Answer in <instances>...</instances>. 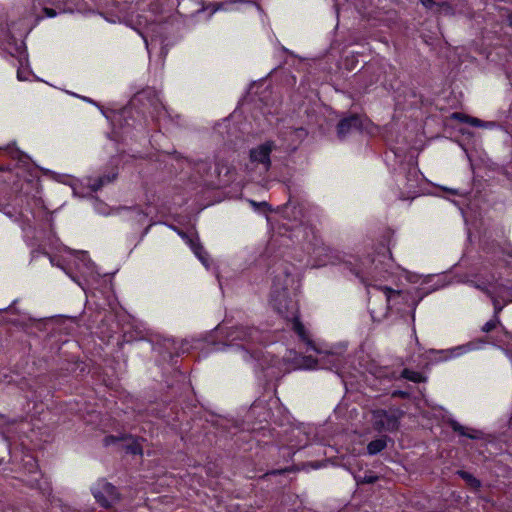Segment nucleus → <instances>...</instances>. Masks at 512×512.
<instances>
[{
  "label": "nucleus",
  "instance_id": "obj_34",
  "mask_svg": "<svg viewBox=\"0 0 512 512\" xmlns=\"http://www.w3.org/2000/svg\"><path fill=\"white\" fill-rule=\"evenodd\" d=\"M38 254H39V251H33L32 252V257L36 258L38 256Z\"/></svg>",
  "mask_w": 512,
  "mask_h": 512
},
{
  "label": "nucleus",
  "instance_id": "obj_32",
  "mask_svg": "<svg viewBox=\"0 0 512 512\" xmlns=\"http://www.w3.org/2000/svg\"><path fill=\"white\" fill-rule=\"evenodd\" d=\"M114 440H115V438L113 436L106 437L105 438V444L109 445Z\"/></svg>",
  "mask_w": 512,
  "mask_h": 512
},
{
  "label": "nucleus",
  "instance_id": "obj_33",
  "mask_svg": "<svg viewBox=\"0 0 512 512\" xmlns=\"http://www.w3.org/2000/svg\"><path fill=\"white\" fill-rule=\"evenodd\" d=\"M34 9H35L34 14H35L36 18H37V19L41 18L42 16H40V15L38 14V12H37L38 7H36V5L34 6Z\"/></svg>",
  "mask_w": 512,
  "mask_h": 512
},
{
  "label": "nucleus",
  "instance_id": "obj_30",
  "mask_svg": "<svg viewBox=\"0 0 512 512\" xmlns=\"http://www.w3.org/2000/svg\"><path fill=\"white\" fill-rule=\"evenodd\" d=\"M377 479L376 476H365L362 480H360L362 483H373Z\"/></svg>",
  "mask_w": 512,
  "mask_h": 512
},
{
  "label": "nucleus",
  "instance_id": "obj_10",
  "mask_svg": "<svg viewBox=\"0 0 512 512\" xmlns=\"http://www.w3.org/2000/svg\"><path fill=\"white\" fill-rule=\"evenodd\" d=\"M421 179V175L416 167L410 168L407 176L405 177V183L403 184V188L400 194L401 199H410L413 198L417 194V188L419 186V182Z\"/></svg>",
  "mask_w": 512,
  "mask_h": 512
},
{
  "label": "nucleus",
  "instance_id": "obj_16",
  "mask_svg": "<svg viewBox=\"0 0 512 512\" xmlns=\"http://www.w3.org/2000/svg\"><path fill=\"white\" fill-rule=\"evenodd\" d=\"M451 427L452 429L455 431V432H458L460 435H463V436H466V437H469L471 439H477L479 438V431L477 430H474V429H470V428H466L462 425H460L458 422L456 421H452L451 422Z\"/></svg>",
  "mask_w": 512,
  "mask_h": 512
},
{
  "label": "nucleus",
  "instance_id": "obj_28",
  "mask_svg": "<svg viewBox=\"0 0 512 512\" xmlns=\"http://www.w3.org/2000/svg\"><path fill=\"white\" fill-rule=\"evenodd\" d=\"M331 250L330 248L326 247V246H319L317 247L315 250H314V253L316 255H322V254H325V256H328V253H330Z\"/></svg>",
  "mask_w": 512,
  "mask_h": 512
},
{
  "label": "nucleus",
  "instance_id": "obj_12",
  "mask_svg": "<svg viewBox=\"0 0 512 512\" xmlns=\"http://www.w3.org/2000/svg\"><path fill=\"white\" fill-rule=\"evenodd\" d=\"M183 239H185L186 243L190 246L196 257L201 261V263L208 267V258L206 252L204 251L201 244L198 242L197 238H190L185 234L180 233Z\"/></svg>",
  "mask_w": 512,
  "mask_h": 512
},
{
  "label": "nucleus",
  "instance_id": "obj_29",
  "mask_svg": "<svg viewBox=\"0 0 512 512\" xmlns=\"http://www.w3.org/2000/svg\"><path fill=\"white\" fill-rule=\"evenodd\" d=\"M224 168H225V173L227 174L228 173L227 167L226 166H220V164L218 163L216 165V167H215V174L217 176H220Z\"/></svg>",
  "mask_w": 512,
  "mask_h": 512
},
{
  "label": "nucleus",
  "instance_id": "obj_27",
  "mask_svg": "<svg viewBox=\"0 0 512 512\" xmlns=\"http://www.w3.org/2000/svg\"><path fill=\"white\" fill-rule=\"evenodd\" d=\"M11 40L10 34L2 27H0V44L5 42L9 43Z\"/></svg>",
  "mask_w": 512,
  "mask_h": 512
},
{
  "label": "nucleus",
  "instance_id": "obj_9",
  "mask_svg": "<svg viewBox=\"0 0 512 512\" xmlns=\"http://www.w3.org/2000/svg\"><path fill=\"white\" fill-rule=\"evenodd\" d=\"M371 422L378 431H392L398 427V417L396 413L381 409L372 412Z\"/></svg>",
  "mask_w": 512,
  "mask_h": 512
},
{
  "label": "nucleus",
  "instance_id": "obj_38",
  "mask_svg": "<svg viewBox=\"0 0 512 512\" xmlns=\"http://www.w3.org/2000/svg\"><path fill=\"white\" fill-rule=\"evenodd\" d=\"M269 376H276V372L272 371L271 373L268 374Z\"/></svg>",
  "mask_w": 512,
  "mask_h": 512
},
{
  "label": "nucleus",
  "instance_id": "obj_8",
  "mask_svg": "<svg viewBox=\"0 0 512 512\" xmlns=\"http://www.w3.org/2000/svg\"><path fill=\"white\" fill-rule=\"evenodd\" d=\"M92 493L98 503L110 507L119 500L116 488L105 480H99L92 488Z\"/></svg>",
  "mask_w": 512,
  "mask_h": 512
},
{
  "label": "nucleus",
  "instance_id": "obj_1",
  "mask_svg": "<svg viewBox=\"0 0 512 512\" xmlns=\"http://www.w3.org/2000/svg\"><path fill=\"white\" fill-rule=\"evenodd\" d=\"M391 257L378 254L375 258L366 257L352 268L354 274L366 286L368 306L374 320L380 321L388 315L396 304L394 301L401 296V291L389 286L395 282L392 271Z\"/></svg>",
  "mask_w": 512,
  "mask_h": 512
},
{
  "label": "nucleus",
  "instance_id": "obj_39",
  "mask_svg": "<svg viewBox=\"0 0 512 512\" xmlns=\"http://www.w3.org/2000/svg\"><path fill=\"white\" fill-rule=\"evenodd\" d=\"M409 281H412V282H416L417 280L416 279H412V278H408Z\"/></svg>",
  "mask_w": 512,
  "mask_h": 512
},
{
  "label": "nucleus",
  "instance_id": "obj_15",
  "mask_svg": "<svg viewBox=\"0 0 512 512\" xmlns=\"http://www.w3.org/2000/svg\"><path fill=\"white\" fill-rule=\"evenodd\" d=\"M453 117L456 118V119H459V120H461L463 122H467L470 125L475 126V127H486V128H488V127H493L494 126L493 122L485 123V122L481 121L478 118L465 116V115L460 114V113H454Z\"/></svg>",
  "mask_w": 512,
  "mask_h": 512
},
{
  "label": "nucleus",
  "instance_id": "obj_35",
  "mask_svg": "<svg viewBox=\"0 0 512 512\" xmlns=\"http://www.w3.org/2000/svg\"><path fill=\"white\" fill-rule=\"evenodd\" d=\"M206 164L205 163H201L198 165V170L200 171L202 168H204Z\"/></svg>",
  "mask_w": 512,
  "mask_h": 512
},
{
  "label": "nucleus",
  "instance_id": "obj_6",
  "mask_svg": "<svg viewBox=\"0 0 512 512\" xmlns=\"http://www.w3.org/2000/svg\"><path fill=\"white\" fill-rule=\"evenodd\" d=\"M59 252L62 253L60 258H58L56 255H52L49 252H43V254L49 256L51 265L63 269L73 281L77 282V284L81 286L83 290H85V284L72 276L69 269L73 264L82 274V276L85 277V282L88 283L90 279H95L96 275H98L94 263L91 262L85 252H73L66 247L59 249Z\"/></svg>",
  "mask_w": 512,
  "mask_h": 512
},
{
  "label": "nucleus",
  "instance_id": "obj_18",
  "mask_svg": "<svg viewBox=\"0 0 512 512\" xmlns=\"http://www.w3.org/2000/svg\"><path fill=\"white\" fill-rule=\"evenodd\" d=\"M422 5L426 8H433L434 6H437V11L444 14L451 13V7L447 3L437 4L433 0H420Z\"/></svg>",
  "mask_w": 512,
  "mask_h": 512
},
{
  "label": "nucleus",
  "instance_id": "obj_5",
  "mask_svg": "<svg viewBox=\"0 0 512 512\" xmlns=\"http://www.w3.org/2000/svg\"><path fill=\"white\" fill-rule=\"evenodd\" d=\"M262 336L256 328L236 327L226 332L227 346L237 347L241 357L245 361L255 359L262 369L278 368L281 370V361L270 354H262L260 351H251L250 344L261 341Z\"/></svg>",
  "mask_w": 512,
  "mask_h": 512
},
{
  "label": "nucleus",
  "instance_id": "obj_23",
  "mask_svg": "<svg viewBox=\"0 0 512 512\" xmlns=\"http://www.w3.org/2000/svg\"><path fill=\"white\" fill-rule=\"evenodd\" d=\"M460 476L466 480V482L474 487V488H478L480 486V481L477 480L475 477H473L471 474L467 473V472H459Z\"/></svg>",
  "mask_w": 512,
  "mask_h": 512
},
{
  "label": "nucleus",
  "instance_id": "obj_22",
  "mask_svg": "<svg viewBox=\"0 0 512 512\" xmlns=\"http://www.w3.org/2000/svg\"><path fill=\"white\" fill-rule=\"evenodd\" d=\"M125 441L129 442L125 445L127 451L131 454H141L142 453V447L141 444L134 439H125Z\"/></svg>",
  "mask_w": 512,
  "mask_h": 512
},
{
  "label": "nucleus",
  "instance_id": "obj_11",
  "mask_svg": "<svg viewBox=\"0 0 512 512\" xmlns=\"http://www.w3.org/2000/svg\"><path fill=\"white\" fill-rule=\"evenodd\" d=\"M482 344L483 343L481 341H472V342H469V343H466L463 345H459V346H456V347H453L450 349L440 350V351H437L436 353L440 355V357H439L440 360H449V359L459 357L467 352L477 350V349L481 348Z\"/></svg>",
  "mask_w": 512,
  "mask_h": 512
},
{
  "label": "nucleus",
  "instance_id": "obj_37",
  "mask_svg": "<svg viewBox=\"0 0 512 512\" xmlns=\"http://www.w3.org/2000/svg\"><path fill=\"white\" fill-rule=\"evenodd\" d=\"M509 23L512 26V14L509 16Z\"/></svg>",
  "mask_w": 512,
  "mask_h": 512
},
{
  "label": "nucleus",
  "instance_id": "obj_26",
  "mask_svg": "<svg viewBox=\"0 0 512 512\" xmlns=\"http://www.w3.org/2000/svg\"><path fill=\"white\" fill-rule=\"evenodd\" d=\"M38 3L39 8L45 13L47 17H54L56 12L53 9L47 8L43 0H34Z\"/></svg>",
  "mask_w": 512,
  "mask_h": 512
},
{
  "label": "nucleus",
  "instance_id": "obj_21",
  "mask_svg": "<svg viewBox=\"0 0 512 512\" xmlns=\"http://www.w3.org/2000/svg\"><path fill=\"white\" fill-rule=\"evenodd\" d=\"M402 377L409 381L416 382V383L422 382L424 380V377L422 376V374L420 372L412 371L409 369H404L402 371Z\"/></svg>",
  "mask_w": 512,
  "mask_h": 512
},
{
  "label": "nucleus",
  "instance_id": "obj_31",
  "mask_svg": "<svg viewBox=\"0 0 512 512\" xmlns=\"http://www.w3.org/2000/svg\"><path fill=\"white\" fill-rule=\"evenodd\" d=\"M328 263H334L332 260H320L317 262V266H324V265H327Z\"/></svg>",
  "mask_w": 512,
  "mask_h": 512
},
{
  "label": "nucleus",
  "instance_id": "obj_36",
  "mask_svg": "<svg viewBox=\"0 0 512 512\" xmlns=\"http://www.w3.org/2000/svg\"><path fill=\"white\" fill-rule=\"evenodd\" d=\"M17 76H18V79H19V80H23V79H24V78L22 77V75H21L20 71H18Z\"/></svg>",
  "mask_w": 512,
  "mask_h": 512
},
{
  "label": "nucleus",
  "instance_id": "obj_4",
  "mask_svg": "<svg viewBox=\"0 0 512 512\" xmlns=\"http://www.w3.org/2000/svg\"><path fill=\"white\" fill-rule=\"evenodd\" d=\"M101 15L110 23H124L136 30L143 38L148 53H151L156 24L148 22V17L145 15L134 16L132 6L126 0H108Z\"/></svg>",
  "mask_w": 512,
  "mask_h": 512
},
{
  "label": "nucleus",
  "instance_id": "obj_24",
  "mask_svg": "<svg viewBox=\"0 0 512 512\" xmlns=\"http://www.w3.org/2000/svg\"><path fill=\"white\" fill-rule=\"evenodd\" d=\"M131 217L134 218L138 222H143L144 219L151 213L150 211H140L138 209L130 210Z\"/></svg>",
  "mask_w": 512,
  "mask_h": 512
},
{
  "label": "nucleus",
  "instance_id": "obj_20",
  "mask_svg": "<svg viewBox=\"0 0 512 512\" xmlns=\"http://www.w3.org/2000/svg\"><path fill=\"white\" fill-rule=\"evenodd\" d=\"M27 465L30 466V473L32 474V478L28 480L30 485H36L38 481V476L40 475V472L37 469V463L34 460V458L30 457L27 462Z\"/></svg>",
  "mask_w": 512,
  "mask_h": 512
},
{
  "label": "nucleus",
  "instance_id": "obj_2",
  "mask_svg": "<svg viewBox=\"0 0 512 512\" xmlns=\"http://www.w3.org/2000/svg\"><path fill=\"white\" fill-rule=\"evenodd\" d=\"M293 283L294 278L287 268H284L281 273L275 275L272 286L271 303L274 309L291 323L292 329L298 334L301 341L306 344V351L313 350L318 354V357L315 359L312 358V356H308L307 358H303V363L297 362L296 364L306 369L330 368V366L324 362L325 359H327L329 363H331V366H335V362L338 361V356L331 353H322L316 348L305 330V327L298 320V305L293 299L288 297L286 292L287 288L293 285Z\"/></svg>",
  "mask_w": 512,
  "mask_h": 512
},
{
  "label": "nucleus",
  "instance_id": "obj_7",
  "mask_svg": "<svg viewBox=\"0 0 512 512\" xmlns=\"http://www.w3.org/2000/svg\"><path fill=\"white\" fill-rule=\"evenodd\" d=\"M273 141L257 144L249 150V158L245 167L252 175L263 176L271 167V154L276 149Z\"/></svg>",
  "mask_w": 512,
  "mask_h": 512
},
{
  "label": "nucleus",
  "instance_id": "obj_17",
  "mask_svg": "<svg viewBox=\"0 0 512 512\" xmlns=\"http://www.w3.org/2000/svg\"><path fill=\"white\" fill-rule=\"evenodd\" d=\"M387 445L386 437H381L371 441L367 446L368 454L375 455L382 451Z\"/></svg>",
  "mask_w": 512,
  "mask_h": 512
},
{
  "label": "nucleus",
  "instance_id": "obj_13",
  "mask_svg": "<svg viewBox=\"0 0 512 512\" xmlns=\"http://www.w3.org/2000/svg\"><path fill=\"white\" fill-rule=\"evenodd\" d=\"M360 124V120L358 117L353 116L347 119L340 121L337 127L338 135L340 138L345 137L352 130L358 129Z\"/></svg>",
  "mask_w": 512,
  "mask_h": 512
},
{
  "label": "nucleus",
  "instance_id": "obj_25",
  "mask_svg": "<svg viewBox=\"0 0 512 512\" xmlns=\"http://www.w3.org/2000/svg\"><path fill=\"white\" fill-rule=\"evenodd\" d=\"M189 3H192V0H182L181 2H179L178 13L185 17L192 16L194 14V12L193 11L189 12L186 9V5Z\"/></svg>",
  "mask_w": 512,
  "mask_h": 512
},
{
  "label": "nucleus",
  "instance_id": "obj_3",
  "mask_svg": "<svg viewBox=\"0 0 512 512\" xmlns=\"http://www.w3.org/2000/svg\"><path fill=\"white\" fill-rule=\"evenodd\" d=\"M511 268L512 255H508L493 268V272L484 267L467 281L471 286L485 293L493 302L495 315L483 325V332L488 333L494 330L500 324L498 314L507 304L512 303V279L504 278L503 273L499 271Z\"/></svg>",
  "mask_w": 512,
  "mask_h": 512
},
{
  "label": "nucleus",
  "instance_id": "obj_14",
  "mask_svg": "<svg viewBox=\"0 0 512 512\" xmlns=\"http://www.w3.org/2000/svg\"><path fill=\"white\" fill-rule=\"evenodd\" d=\"M496 341L499 343L506 355L512 360V334L507 331H502Z\"/></svg>",
  "mask_w": 512,
  "mask_h": 512
},
{
  "label": "nucleus",
  "instance_id": "obj_19",
  "mask_svg": "<svg viewBox=\"0 0 512 512\" xmlns=\"http://www.w3.org/2000/svg\"><path fill=\"white\" fill-rule=\"evenodd\" d=\"M115 174L112 177L104 176L100 177L97 180H88V186L91 188L93 192L99 190L104 184L109 183L115 178Z\"/></svg>",
  "mask_w": 512,
  "mask_h": 512
}]
</instances>
